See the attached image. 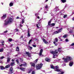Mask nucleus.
<instances>
[{"mask_svg": "<svg viewBox=\"0 0 74 74\" xmlns=\"http://www.w3.org/2000/svg\"><path fill=\"white\" fill-rule=\"evenodd\" d=\"M18 31V29H16L14 30V31L15 32H17Z\"/></svg>", "mask_w": 74, "mask_h": 74, "instance_id": "obj_38", "label": "nucleus"}, {"mask_svg": "<svg viewBox=\"0 0 74 74\" xmlns=\"http://www.w3.org/2000/svg\"><path fill=\"white\" fill-rule=\"evenodd\" d=\"M42 66V64L41 63L40 64H37L36 67V68L37 70H39L41 69Z\"/></svg>", "mask_w": 74, "mask_h": 74, "instance_id": "obj_5", "label": "nucleus"}, {"mask_svg": "<svg viewBox=\"0 0 74 74\" xmlns=\"http://www.w3.org/2000/svg\"><path fill=\"white\" fill-rule=\"evenodd\" d=\"M7 62H10V60H11V58H7Z\"/></svg>", "mask_w": 74, "mask_h": 74, "instance_id": "obj_24", "label": "nucleus"}, {"mask_svg": "<svg viewBox=\"0 0 74 74\" xmlns=\"http://www.w3.org/2000/svg\"><path fill=\"white\" fill-rule=\"evenodd\" d=\"M59 9V7L56 6L55 8L54 9V11L57 12V11H58Z\"/></svg>", "mask_w": 74, "mask_h": 74, "instance_id": "obj_10", "label": "nucleus"}, {"mask_svg": "<svg viewBox=\"0 0 74 74\" xmlns=\"http://www.w3.org/2000/svg\"><path fill=\"white\" fill-rule=\"evenodd\" d=\"M10 7H11L13 5V3L12 2H11L9 4Z\"/></svg>", "mask_w": 74, "mask_h": 74, "instance_id": "obj_27", "label": "nucleus"}, {"mask_svg": "<svg viewBox=\"0 0 74 74\" xmlns=\"http://www.w3.org/2000/svg\"><path fill=\"white\" fill-rule=\"evenodd\" d=\"M42 40L43 42H44L45 44H47L48 43V42L47 41H46V40H45V39L43 38L42 39Z\"/></svg>", "mask_w": 74, "mask_h": 74, "instance_id": "obj_11", "label": "nucleus"}, {"mask_svg": "<svg viewBox=\"0 0 74 74\" xmlns=\"http://www.w3.org/2000/svg\"><path fill=\"white\" fill-rule=\"evenodd\" d=\"M14 71H13V68L12 67H11L9 70V73L10 74L13 73Z\"/></svg>", "mask_w": 74, "mask_h": 74, "instance_id": "obj_8", "label": "nucleus"}, {"mask_svg": "<svg viewBox=\"0 0 74 74\" xmlns=\"http://www.w3.org/2000/svg\"><path fill=\"white\" fill-rule=\"evenodd\" d=\"M62 28H61L58 31V33H60L61 32H62Z\"/></svg>", "mask_w": 74, "mask_h": 74, "instance_id": "obj_29", "label": "nucleus"}, {"mask_svg": "<svg viewBox=\"0 0 74 74\" xmlns=\"http://www.w3.org/2000/svg\"><path fill=\"white\" fill-rule=\"evenodd\" d=\"M1 45H2V47H3L4 46V44H1Z\"/></svg>", "mask_w": 74, "mask_h": 74, "instance_id": "obj_49", "label": "nucleus"}, {"mask_svg": "<svg viewBox=\"0 0 74 74\" xmlns=\"http://www.w3.org/2000/svg\"><path fill=\"white\" fill-rule=\"evenodd\" d=\"M58 38H56L55 39V40H54V41L53 42V43L54 44H55L56 42H58Z\"/></svg>", "mask_w": 74, "mask_h": 74, "instance_id": "obj_13", "label": "nucleus"}, {"mask_svg": "<svg viewBox=\"0 0 74 74\" xmlns=\"http://www.w3.org/2000/svg\"><path fill=\"white\" fill-rule=\"evenodd\" d=\"M65 41H66V42H68L69 41V40L67 39H66L65 40Z\"/></svg>", "mask_w": 74, "mask_h": 74, "instance_id": "obj_44", "label": "nucleus"}, {"mask_svg": "<svg viewBox=\"0 0 74 74\" xmlns=\"http://www.w3.org/2000/svg\"><path fill=\"white\" fill-rule=\"evenodd\" d=\"M55 46H57V45H58V43H56V44L55 43Z\"/></svg>", "mask_w": 74, "mask_h": 74, "instance_id": "obj_50", "label": "nucleus"}, {"mask_svg": "<svg viewBox=\"0 0 74 74\" xmlns=\"http://www.w3.org/2000/svg\"><path fill=\"white\" fill-rule=\"evenodd\" d=\"M18 54H19V55H20V54H21V53H18Z\"/></svg>", "mask_w": 74, "mask_h": 74, "instance_id": "obj_61", "label": "nucleus"}, {"mask_svg": "<svg viewBox=\"0 0 74 74\" xmlns=\"http://www.w3.org/2000/svg\"><path fill=\"white\" fill-rule=\"evenodd\" d=\"M37 18H38V19H40V17H39V16H38L37 17Z\"/></svg>", "mask_w": 74, "mask_h": 74, "instance_id": "obj_57", "label": "nucleus"}, {"mask_svg": "<svg viewBox=\"0 0 74 74\" xmlns=\"http://www.w3.org/2000/svg\"><path fill=\"white\" fill-rule=\"evenodd\" d=\"M16 19H19V17H17L16 18Z\"/></svg>", "mask_w": 74, "mask_h": 74, "instance_id": "obj_52", "label": "nucleus"}, {"mask_svg": "<svg viewBox=\"0 0 74 74\" xmlns=\"http://www.w3.org/2000/svg\"><path fill=\"white\" fill-rule=\"evenodd\" d=\"M29 48H30V49H32V47H29Z\"/></svg>", "mask_w": 74, "mask_h": 74, "instance_id": "obj_53", "label": "nucleus"}, {"mask_svg": "<svg viewBox=\"0 0 74 74\" xmlns=\"http://www.w3.org/2000/svg\"><path fill=\"white\" fill-rule=\"evenodd\" d=\"M61 0V1H62V3H65V2H66V0Z\"/></svg>", "mask_w": 74, "mask_h": 74, "instance_id": "obj_34", "label": "nucleus"}, {"mask_svg": "<svg viewBox=\"0 0 74 74\" xmlns=\"http://www.w3.org/2000/svg\"><path fill=\"white\" fill-rule=\"evenodd\" d=\"M23 38V36H21L20 37V38Z\"/></svg>", "mask_w": 74, "mask_h": 74, "instance_id": "obj_54", "label": "nucleus"}, {"mask_svg": "<svg viewBox=\"0 0 74 74\" xmlns=\"http://www.w3.org/2000/svg\"><path fill=\"white\" fill-rule=\"evenodd\" d=\"M45 8H48V6L46 5V6L45 7Z\"/></svg>", "mask_w": 74, "mask_h": 74, "instance_id": "obj_48", "label": "nucleus"}, {"mask_svg": "<svg viewBox=\"0 0 74 74\" xmlns=\"http://www.w3.org/2000/svg\"><path fill=\"white\" fill-rule=\"evenodd\" d=\"M72 15H73V14H74V12H73L72 13Z\"/></svg>", "mask_w": 74, "mask_h": 74, "instance_id": "obj_60", "label": "nucleus"}, {"mask_svg": "<svg viewBox=\"0 0 74 74\" xmlns=\"http://www.w3.org/2000/svg\"><path fill=\"white\" fill-rule=\"evenodd\" d=\"M51 69H53L55 70V71H58V72H61V74H64V72H61L62 70H61L59 69V66H56L55 67H53V66L52 65H51Z\"/></svg>", "mask_w": 74, "mask_h": 74, "instance_id": "obj_1", "label": "nucleus"}, {"mask_svg": "<svg viewBox=\"0 0 74 74\" xmlns=\"http://www.w3.org/2000/svg\"><path fill=\"white\" fill-rule=\"evenodd\" d=\"M30 52H26V55H27L29 58H31V55H30V53H29Z\"/></svg>", "mask_w": 74, "mask_h": 74, "instance_id": "obj_9", "label": "nucleus"}, {"mask_svg": "<svg viewBox=\"0 0 74 74\" xmlns=\"http://www.w3.org/2000/svg\"><path fill=\"white\" fill-rule=\"evenodd\" d=\"M16 62H17V64H19V61H18V60H16Z\"/></svg>", "mask_w": 74, "mask_h": 74, "instance_id": "obj_37", "label": "nucleus"}, {"mask_svg": "<svg viewBox=\"0 0 74 74\" xmlns=\"http://www.w3.org/2000/svg\"><path fill=\"white\" fill-rule=\"evenodd\" d=\"M48 1V0H46L45 1V2L46 3V2Z\"/></svg>", "mask_w": 74, "mask_h": 74, "instance_id": "obj_55", "label": "nucleus"}, {"mask_svg": "<svg viewBox=\"0 0 74 74\" xmlns=\"http://www.w3.org/2000/svg\"><path fill=\"white\" fill-rule=\"evenodd\" d=\"M6 17V15L4 14L3 15V16H2L1 19L3 20V19H4Z\"/></svg>", "mask_w": 74, "mask_h": 74, "instance_id": "obj_12", "label": "nucleus"}, {"mask_svg": "<svg viewBox=\"0 0 74 74\" xmlns=\"http://www.w3.org/2000/svg\"><path fill=\"white\" fill-rule=\"evenodd\" d=\"M32 74H35V72L34 71H33Z\"/></svg>", "mask_w": 74, "mask_h": 74, "instance_id": "obj_46", "label": "nucleus"}, {"mask_svg": "<svg viewBox=\"0 0 74 74\" xmlns=\"http://www.w3.org/2000/svg\"><path fill=\"white\" fill-rule=\"evenodd\" d=\"M38 26H40V27H40L41 24H37V25H36V26H37V27H38V29H39V28H40L38 27Z\"/></svg>", "mask_w": 74, "mask_h": 74, "instance_id": "obj_20", "label": "nucleus"}, {"mask_svg": "<svg viewBox=\"0 0 74 74\" xmlns=\"http://www.w3.org/2000/svg\"><path fill=\"white\" fill-rule=\"evenodd\" d=\"M62 49V48H58V52H61V51L60 50V49Z\"/></svg>", "mask_w": 74, "mask_h": 74, "instance_id": "obj_35", "label": "nucleus"}, {"mask_svg": "<svg viewBox=\"0 0 74 74\" xmlns=\"http://www.w3.org/2000/svg\"><path fill=\"white\" fill-rule=\"evenodd\" d=\"M23 26V25L22 24H20V27H22Z\"/></svg>", "mask_w": 74, "mask_h": 74, "instance_id": "obj_42", "label": "nucleus"}, {"mask_svg": "<svg viewBox=\"0 0 74 74\" xmlns=\"http://www.w3.org/2000/svg\"><path fill=\"white\" fill-rule=\"evenodd\" d=\"M73 62H71L69 63V65L70 66H73Z\"/></svg>", "mask_w": 74, "mask_h": 74, "instance_id": "obj_17", "label": "nucleus"}, {"mask_svg": "<svg viewBox=\"0 0 74 74\" xmlns=\"http://www.w3.org/2000/svg\"><path fill=\"white\" fill-rule=\"evenodd\" d=\"M3 50H4V49L3 48L0 49V52H3Z\"/></svg>", "mask_w": 74, "mask_h": 74, "instance_id": "obj_21", "label": "nucleus"}, {"mask_svg": "<svg viewBox=\"0 0 74 74\" xmlns=\"http://www.w3.org/2000/svg\"><path fill=\"white\" fill-rule=\"evenodd\" d=\"M51 20H50L49 22L48 23V26L49 27H50L51 26Z\"/></svg>", "mask_w": 74, "mask_h": 74, "instance_id": "obj_15", "label": "nucleus"}, {"mask_svg": "<svg viewBox=\"0 0 74 74\" xmlns=\"http://www.w3.org/2000/svg\"><path fill=\"white\" fill-rule=\"evenodd\" d=\"M8 32V30H6L5 31H4V32L1 34H5L6 33H7Z\"/></svg>", "mask_w": 74, "mask_h": 74, "instance_id": "obj_23", "label": "nucleus"}, {"mask_svg": "<svg viewBox=\"0 0 74 74\" xmlns=\"http://www.w3.org/2000/svg\"><path fill=\"white\" fill-rule=\"evenodd\" d=\"M16 50L17 51H19V47H17Z\"/></svg>", "mask_w": 74, "mask_h": 74, "instance_id": "obj_32", "label": "nucleus"}, {"mask_svg": "<svg viewBox=\"0 0 74 74\" xmlns=\"http://www.w3.org/2000/svg\"><path fill=\"white\" fill-rule=\"evenodd\" d=\"M26 63H24L23 64H21V65H20V67H22V66H26Z\"/></svg>", "mask_w": 74, "mask_h": 74, "instance_id": "obj_16", "label": "nucleus"}, {"mask_svg": "<svg viewBox=\"0 0 74 74\" xmlns=\"http://www.w3.org/2000/svg\"><path fill=\"white\" fill-rule=\"evenodd\" d=\"M8 41L9 42H11L12 41H14V40H12V39L10 38L8 39Z\"/></svg>", "mask_w": 74, "mask_h": 74, "instance_id": "obj_19", "label": "nucleus"}, {"mask_svg": "<svg viewBox=\"0 0 74 74\" xmlns=\"http://www.w3.org/2000/svg\"><path fill=\"white\" fill-rule=\"evenodd\" d=\"M32 46L33 47H36V45H32Z\"/></svg>", "mask_w": 74, "mask_h": 74, "instance_id": "obj_45", "label": "nucleus"}, {"mask_svg": "<svg viewBox=\"0 0 74 74\" xmlns=\"http://www.w3.org/2000/svg\"><path fill=\"white\" fill-rule=\"evenodd\" d=\"M74 43H73L71 45V46H74Z\"/></svg>", "mask_w": 74, "mask_h": 74, "instance_id": "obj_47", "label": "nucleus"}, {"mask_svg": "<svg viewBox=\"0 0 74 74\" xmlns=\"http://www.w3.org/2000/svg\"><path fill=\"white\" fill-rule=\"evenodd\" d=\"M55 23H53L52 24H51V25H50V27H51L54 26H55Z\"/></svg>", "mask_w": 74, "mask_h": 74, "instance_id": "obj_18", "label": "nucleus"}, {"mask_svg": "<svg viewBox=\"0 0 74 74\" xmlns=\"http://www.w3.org/2000/svg\"><path fill=\"white\" fill-rule=\"evenodd\" d=\"M20 70H22V71H25V68H20Z\"/></svg>", "mask_w": 74, "mask_h": 74, "instance_id": "obj_25", "label": "nucleus"}, {"mask_svg": "<svg viewBox=\"0 0 74 74\" xmlns=\"http://www.w3.org/2000/svg\"><path fill=\"white\" fill-rule=\"evenodd\" d=\"M28 36L30 37V34L29 32V31L28 32Z\"/></svg>", "mask_w": 74, "mask_h": 74, "instance_id": "obj_31", "label": "nucleus"}, {"mask_svg": "<svg viewBox=\"0 0 74 74\" xmlns=\"http://www.w3.org/2000/svg\"><path fill=\"white\" fill-rule=\"evenodd\" d=\"M67 36H68L67 34H65L63 36V38H66Z\"/></svg>", "mask_w": 74, "mask_h": 74, "instance_id": "obj_22", "label": "nucleus"}, {"mask_svg": "<svg viewBox=\"0 0 74 74\" xmlns=\"http://www.w3.org/2000/svg\"><path fill=\"white\" fill-rule=\"evenodd\" d=\"M13 45H14L13 44H12V46H13Z\"/></svg>", "mask_w": 74, "mask_h": 74, "instance_id": "obj_64", "label": "nucleus"}, {"mask_svg": "<svg viewBox=\"0 0 74 74\" xmlns=\"http://www.w3.org/2000/svg\"><path fill=\"white\" fill-rule=\"evenodd\" d=\"M12 21H13V18H9L8 19H6L5 21V22L4 23V25H7L8 24L11 23L12 22Z\"/></svg>", "mask_w": 74, "mask_h": 74, "instance_id": "obj_2", "label": "nucleus"}, {"mask_svg": "<svg viewBox=\"0 0 74 74\" xmlns=\"http://www.w3.org/2000/svg\"><path fill=\"white\" fill-rule=\"evenodd\" d=\"M66 58H62L63 60H64V61L65 62H68L71 61V60H72V58L70 56H66Z\"/></svg>", "mask_w": 74, "mask_h": 74, "instance_id": "obj_4", "label": "nucleus"}, {"mask_svg": "<svg viewBox=\"0 0 74 74\" xmlns=\"http://www.w3.org/2000/svg\"><path fill=\"white\" fill-rule=\"evenodd\" d=\"M70 33H73V31H69Z\"/></svg>", "mask_w": 74, "mask_h": 74, "instance_id": "obj_51", "label": "nucleus"}, {"mask_svg": "<svg viewBox=\"0 0 74 74\" xmlns=\"http://www.w3.org/2000/svg\"><path fill=\"white\" fill-rule=\"evenodd\" d=\"M15 64V62H12L11 63V65L12 66H14V64Z\"/></svg>", "mask_w": 74, "mask_h": 74, "instance_id": "obj_26", "label": "nucleus"}, {"mask_svg": "<svg viewBox=\"0 0 74 74\" xmlns=\"http://www.w3.org/2000/svg\"><path fill=\"white\" fill-rule=\"evenodd\" d=\"M14 60H13V59H12V62H13V61H14Z\"/></svg>", "mask_w": 74, "mask_h": 74, "instance_id": "obj_56", "label": "nucleus"}, {"mask_svg": "<svg viewBox=\"0 0 74 74\" xmlns=\"http://www.w3.org/2000/svg\"><path fill=\"white\" fill-rule=\"evenodd\" d=\"M24 22H25V20H24V19H23L22 20V24H23Z\"/></svg>", "mask_w": 74, "mask_h": 74, "instance_id": "obj_36", "label": "nucleus"}, {"mask_svg": "<svg viewBox=\"0 0 74 74\" xmlns=\"http://www.w3.org/2000/svg\"><path fill=\"white\" fill-rule=\"evenodd\" d=\"M56 29H58V27H56Z\"/></svg>", "mask_w": 74, "mask_h": 74, "instance_id": "obj_63", "label": "nucleus"}, {"mask_svg": "<svg viewBox=\"0 0 74 74\" xmlns=\"http://www.w3.org/2000/svg\"><path fill=\"white\" fill-rule=\"evenodd\" d=\"M50 53L53 55V58H56L58 56V55L56 54L58 53V50H56L54 51H51Z\"/></svg>", "mask_w": 74, "mask_h": 74, "instance_id": "obj_3", "label": "nucleus"}, {"mask_svg": "<svg viewBox=\"0 0 74 74\" xmlns=\"http://www.w3.org/2000/svg\"><path fill=\"white\" fill-rule=\"evenodd\" d=\"M1 43H2V44H3V43H4V41H1Z\"/></svg>", "mask_w": 74, "mask_h": 74, "instance_id": "obj_43", "label": "nucleus"}, {"mask_svg": "<svg viewBox=\"0 0 74 74\" xmlns=\"http://www.w3.org/2000/svg\"><path fill=\"white\" fill-rule=\"evenodd\" d=\"M67 17V15H65L64 16V18H65Z\"/></svg>", "mask_w": 74, "mask_h": 74, "instance_id": "obj_41", "label": "nucleus"}, {"mask_svg": "<svg viewBox=\"0 0 74 74\" xmlns=\"http://www.w3.org/2000/svg\"><path fill=\"white\" fill-rule=\"evenodd\" d=\"M31 72V71H29V72H28V73H30V72Z\"/></svg>", "mask_w": 74, "mask_h": 74, "instance_id": "obj_62", "label": "nucleus"}, {"mask_svg": "<svg viewBox=\"0 0 74 74\" xmlns=\"http://www.w3.org/2000/svg\"><path fill=\"white\" fill-rule=\"evenodd\" d=\"M0 67H1V70H4V68L3 66H0Z\"/></svg>", "mask_w": 74, "mask_h": 74, "instance_id": "obj_28", "label": "nucleus"}, {"mask_svg": "<svg viewBox=\"0 0 74 74\" xmlns=\"http://www.w3.org/2000/svg\"><path fill=\"white\" fill-rule=\"evenodd\" d=\"M57 33H59L58 31H56L53 33V34H57Z\"/></svg>", "mask_w": 74, "mask_h": 74, "instance_id": "obj_30", "label": "nucleus"}, {"mask_svg": "<svg viewBox=\"0 0 74 74\" xmlns=\"http://www.w3.org/2000/svg\"><path fill=\"white\" fill-rule=\"evenodd\" d=\"M42 52H43V50L42 49H40V52L39 53V55L40 56H42H42H44V55H42Z\"/></svg>", "mask_w": 74, "mask_h": 74, "instance_id": "obj_7", "label": "nucleus"}, {"mask_svg": "<svg viewBox=\"0 0 74 74\" xmlns=\"http://www.w3.org/2000/svg\"><path fill=\"white\" fill-rule=\"evenodd\" d=\"M38 58L37 59H36L35 61L34 62V63H33L32 62H31L30 64H31V65L32 66H33V67H35V63H37V61H38Z\"/></svg>", "mask_w": 74, "mask_h": 74, "instance_id": "obj_6", "label": "nucleus"}, {"mask_svg": "<svg viewBox=\"0 0 74 74\" xmlns=\"http://www.w3.org/2000/svg\"><path fill=\"white\" fill-rule=\"evenodd\" d=\"M32 41V40L31 39L29 41L28 43H29V44H30V42H31Z\"/></svg>", "mask_w": 74, "mask_h": 74, "instance_id": "obj_39", "label": "nucleus"}, {"mask_svg": "<svg viewBox=\"0 0 74 74\" xmlns=\"http://www.w3.org/2000/svg\"><path fill=\"white\" fill-rule=\"evenodd\" d=\"M72 20H73V21H74V17H73V18H72Z\"/></svg>", "mask_w": 74, "mask_h": 74, "instance_id": "obj_59", "label": "nucleus"}, {"mask_svg": "<svg viewBox=\"0 0 74 74\" xmlns=\"http://www.w3.org/2000/svg\"><path fill=\"white\" fill-rule=\"evenodd\" d=\"M4 58V56H2L1 57V59H3Z\"/></svg>", "mask_w": 74, "mask_h": 74, "instance_id": "obj_40", "label": "nucleus"}, {"mask_svg": "<svg viewBox=\"0 0 74 74\" xmlns=\"http://www.w3.org/2000/svg\"><path fill=\"white\" fill-rule=\"evenodd\" d=\"M35 16H37V14H35Z\"/></svg>", "mask_w": 74, "mask_h": 74, "instance_id": "obj_58", "label": "nucleus"}, {"mask_svg": "<svg viewBox=\"0 0 74 74\" xmlns=\"http://www.w3.org/2000/svg\"><path fill=\"white\" fill-rule=\"evenodd\" d=\"M10 65H8L6 66H5L6 68L7 69L8 68V67H10Z\"/></svg>", "mask_w": 74, "mask_h": 74, "instance_id": "obj_33", "label": "nucleus"}, {"mask_svg": "<svg viewBox=\"0 0 74 74\" xmlns=\"http://www.w3.org/2000/svg\"><path fill=\"white\" fill-rule=\"evenodd\" d=\"M45 60L46 61H47V62H50V61H51V60H50V59H49L48 58H46L45 59Z\"/></svg>", "mask_w": 74, "mask_h": 74, "instance_id": "obj_14", "label": "nucleus"}]
</instances>
